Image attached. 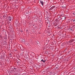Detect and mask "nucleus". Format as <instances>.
<instances>
[{"label":"nucleus","instance_id":"18","mask_svg":"<svg viewBox=\"0 0 75 75\" xmlns=\"http://www.w3.org/2000/svg\"><path fill=\"white\" fill-rule=\"evenodd\" d=\"M59 68V67H56V69H58Z\"/></svg>","mask_w":75,"mask_h":75},{"label":"nucleus","instance_id":"7","mask_svg":"<svg viewBox=\"0 0 75 75\" xmlns=\"http://www.w3.org/2000/svg\"><path fill=\"white\" fill-rule=\"evenodd\" d=\"M61 45L63 48H64V47H65V43H63Z\"/></svg>","mask_w":75,"mask_h":75},{"label":"nucleus","instance_id":"12","mask_svg":"<svg viewBox=\"0 0 75 75\" xmlns=\"http://www.w3.org/2000/svg\"><path fill=\"white\" fill-rule=\"evenodd\" d=\"M20 55L21 57H23V53H21Z\"/></svg>","mask_w":75,"mask_h":75},{"label":"nucleus","instance_id":"2","mask_svg":"<svg viewBox=\"0 0 75 75\" xmlns=\"http://www.w3.org/2000/svg\"><path fill=\"white\" fill-rule=\"evenodd\" d=\"M75 41V39H71L69 41H68L67 42V44H70V45H71L72 44L71 43V42H72L73 41Z\"/></svg>","mask_w":75,"mask_h":75},{"label":"nucleus","instance_id":"10","mask_svg":"<svg viewBox=\"0 0 75 75\" xmlns=\"http://www.w3.org/2000/svg\"><path fill=\"white\" fill-rule=\"evenodd\" d=\"M41 61H42V62H44V63H45V60H43V59H42L41 60Z\"/></svg>","mask_w":75,"mask_h":75},{"label":"nucleus","instance_id":"5","mask_svg":"<svg viewBox=\"0 0 75 75\" xmlns=\"http://www.w3.org/2000/svg\"><path fill=\"white\" fill-rule=\"evenodd\" d=\"M40 3H41L42 6H44V2H43V1H42L41 0H40Z\"/></svg>","mask_w":75,"mask_h":75},{"label":"nucleus","instance_id":"22","mask_svg":"<svg viewBox=\"0 0 75 75\" xmlns=\"http://www.w3.org/2000/svg\"><path fill=\"white\" fill-rule=\"evenodd\" d=\"M61 16H62V15L61 14Z\"/></svg>","mask_w":75,"mask_h":75},{"label":"nucleus","instance_id":"20","mask_svg":"<svg viewBox=\"0 0 75 75\" xmlns=\"http://www.w3.org/2000/svg\"><path fill=\"white\" fill-rule=\"evenodd\" d=\"M34 25V27H35V25Z\"/></svg>","mask_w":75,"mask_h":75},{"label":"nucleus","instance_id":"1","mask_svg":"<svg viewBox=\"0 0 75 75\" xmlns=\"http://www.w3.org/2000/svg\"><path fill=\"white\" fill-rule=\"evenodd\" d=\"M59 18H57L56 19L54 22H53V25L54 27H56L58 25V22L59 21Z\"/></svg>","mask_w":75,"mask_h":75},{"label":"nucleus","instance_id":"14","mask_svg":"<svg viewBox=\"0 0 75 75\" xmlns=\"http://www.w3.org/2000/svg\"><path fill=\"white\" fill-rule=\"evenodd\" d=\"M17 23H18V22H15L14 23V24H16V25H17Z\"/></svg>","mask_w":75,"mask_h":75},{"label":"nucleus","instance_id":"13","mask_svg":"<svg viewBox=\"0 0 75 75\" xmlns=\"http://www.w3.org/2000/svg\"><path fill=\"white\" fill-rule=\"evenodd\" d=\"M72 21H73V22H74L75 23V19H73L72 20Z\"/></svg>","mask_w":75,"mask_h":75},{"label":"nucleus","instance_id":"15","mask_svg":"<svg viewBox=\"0 0 75 75\" xmlns=\"http://www.w3.org/2000/svg\"><path fill=\"white\" fill-rule=\"evenodd\" d=\"M24 41H25L24 39H23V40L22 41V42H23Z\"/></svg>","mask_w":75,"mask_h":75},{"label":"nucleus","instance_id":"23","mask_svg":"<svg viewBox=\"0 0 75 75\" xmlns=\"http://www.w3.org/2000/svg\"><path fill=\"white\" fill-rule=\"evenodd\" d=\"M30 41H31V40H30Z\"/></svg>","mask_w":75,"mask_h":75},{"label":"nucleus","instance_id":"19","mask_svg":"<svg viewBox=\"0 0 75 75\" xmlns=\"http://www.w3.org/2000/svg\"><path fill=\"white\" fill-rule=\"evenodd\" d=\"M73 14H74V16H75V13H73Z\"/></svg>","mask_w":75,"mask_h":75},{"label":"nucleus","instance_id":"21","mask_svg":"<svg viewBox=\"0 0 75 75\" xmlns=\"http://www.w3.org/2000/svg\"><path fill=\"white\" fill-rule=\"evenodd\" d=\"M14 69H16V68H14Z\"/></svg>","mask_w":75,"mask_h":75},{"label":"nucleus","instance_id":"6","mask_svg":"<svg viewBox=\"0 0 75 75\" xmlns=\"http://www.w3.org/2000/svg\"><path fill=\"white\" fill-rule=\"evenodd\" d=\"M8 18V20H9V21H11V19H12V17L9 16V17H7Z\"/></svg>","mask_w":75,"mask_h":75},{"label":"nucleus","instance_id":"11","mask_svg":"<svg viewBox=\"0 0 75 75\" xmlns=\"http://www.w3.org/2000/svg\"><path fill=\"white\" fill-rule=\"evenodd\" d=\"M66 18L65 17V16H63L62 18V19H64V20H65V19Z\"/></svg>","mask_w":75,"mask_h":75},{"label":"nucleus","instance_id":"9","mask_svg":"<svg viewBox=\"0 0 75 75\" xmlns=\"http://www.w3.org/2000/svg\"><path fill=\"white\" fill-rule=\"evenodd\" d=\"M33 28H34L35 29H37V27H36V26H35L34 27V25H33Z\"/></svg>","mask_w":75,"mask_h":75},{"label":"nucleus","instance_id":"4","mask_svg":"<svg viewBox=\"0 0 75 75\" xmlns=\"http://www.w3.org/2000/svg\"><path fill=\"white\" fill-rule=\"evenodd\" d=\"M45 31L46 33H51V30H48V29L45 30Z\"/></svg>","mask_w":75,"mask_h":75},{"label":"nucleus","instance_id":"8","mask_svg":"<svg viewBox=\"0 0 75 75\" xmlns=\"http://www.w3.org/2000/svg\"><path fill=\"white\" fill-rule=\"evenodd\" d=\"M54 8H55V6H52L50 8V10H52L53 9H54Z\"/></svg>","mask_w":75,"mask_h":75},{"label":"nucleus","instance_id":"3","mask_svg":"<svg viewBox=\"0 0 75 75\" xmlns=\"http://www.w3.org/2000/svg\"><path fill=\"white\" fill-rule=\"evenodd\" d=\"M35 53L33 52H31L30 56L31 57V58H33V57H35Z\"/></svg>","mask_w":75,"mask_h":75},{"label":"nucleus","instance_id":"17","mask_svg":"<svg viewBox=\"0 0 75 75\" xmlns=\"http://www.w3.org/2000/svg\"><path fill=\"white\" fill-rule=\"evenodd\" d=\"M23 7V8H24V6H21V7Z\"/></svg>","mask_w":75,"mask_h":75},{"label":"nucleus","instance_id":"16","mask_svg":"<svg viewBox=\"0 0 75 75\" xmlns=\"http://www.w3.org/2000/svg\"><path fill=\"white\" fill-rule=\"evenodd\" d=\"M4 39H5V40H6L7 39V37H6L5 38H4Z\"/></svg>","mask_w":75,"mask_h":75}]
</instances>
